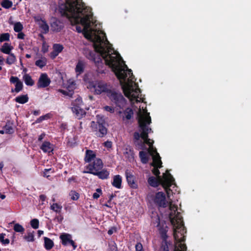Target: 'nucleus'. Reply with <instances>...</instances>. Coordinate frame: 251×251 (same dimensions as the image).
<instances>
[{"label": "nucleus", "mask_w": 251, "mask_h": 251, "mask_svg": "<svg viewBox=\"0 0 251 251\" xmlns=\"http://www.w3.org/2000/svg\"><path fill=\"white\" fill-rule=\"evenodd\" d=\"M50 83V80L46 73L41 74L40 75L37 85L39 88H45L48 86Z\"/></svg>", "instance_id": "obj_11"}, {"label": "nucleus", "mask_w": 251, "mask_h": 251, "mask_svg": "<svg viewBox=\"0 0 251 251\" xmlns=\"http://www.w3.org/2000/svg\"><path fill=\"white\" fill-rule=\"evenodd\" d=\"M59 11L75 25L76 31H104L101 23L94 19L91 8L79 0H66L59 5Z\"/></svg>", "instance_id": "obj_3"}, {"label": "nucleus", "mask_w": 251, "mask_h": 251, "mask_svg": "<svg viewBox=\"0 0 251 251\" xmlns=\"http://www.w3.org/2000/svg\"><path fill=\"white\" fill-rule=\"evenodd\" d=\"M149 152L151 153L153 157V162L151 165L153 166L152 170L153 174L157 176L155 178L153 176H151L148 179V183L152 187H157L159 184L162 185L163 183L166 184V186H173L176 187L175 180L171 175L169 173L168 171L163 174L162 177L159 176V171L158 168L161 167L162 162L160 157L158 153H157L154 150H152L151 147H150Z\"/></svg>", "instance_id": "obj_5"}, {"label": "nucleus", "mask_w": 251, "mask_h": 251, "mask_svg": "<svg viewBox=\"0 0 251 251\" xmlns=\"http://www.w3.org/2000/svg\"><path fill=\"white\" fill-rule=\"evenodd\" d=\"M83 36L93 43L95 52L88 51L86 57L95 63L102 58L105 64L114 72L119 79L125 95L132 101H140V90L130 69L125 65L120 54L112 48L106 39L105 32H82ZM87 54V52H85Z\"/></svg>", "instance_id": "obj_1"}, {"label": "nucleus", "mask_w": 251, "mask_h": 251, "mask_svg": "<svg viewBox=\"0 0 251 251\" xmlns=\"http://www.w3.org/2000/svg\"><path fill=\"white\" fill-rule=\"evenodd\" d=\"M45 134L43 133V134H41L39 136V138H38V140L39 141H41L45 137Z\"/></svg>", "instance_id": "obj_54"}, {"label": "nucleus", "mask_w": 251, "mask_h": 251, "mask_svg": "<svg viewBox=\"0 0 251 251\" xmlns=\"http://www.w3.org/2000/svg\"><path fill=\"white\" fill-rule=\"evenodd\" d=\"M49 116L48 115L42 116L38 119L37 121L38 122H40L44 120L47 119L49 118Z\"/></svg>", "instance_id": "obj_49"}, {"label": "nucleus", "mask_w": 251, "mask_h": 251, "mask_svg": "<svg viewBox=\"0 0 251 251\" xmlns=\"http://www.w3.org/2000/svg\"><path fill=\"white\" fill-rule=\"evenodd\" d=\"M47 63V59L45 57H42L35 62V65L40 68L45 67Z\"/></svg>", "instance_id": "obj_26"}, {"label": "nucleus", "mask_w": 251, "mask_h": 251, "mask_svg": "<svg viewBox=\"0 0 251 251\" xmlns=\"http://www.w3.org/2000/svg\"><path fill=\"white\" fill-rule=\"evenodd\" d=\"M9 55L6 59V63L8 65L14 64L16 61V57L13 53L8 54Z\"/></svg>", "instance_id": "obj_29"}, {"label": "nucleus", "mask_w": 251, "mask_h": 251, "mask_svg": "<svg viewBox=\"0 0 251 251\" xmlns=\"http://www.w3.org/2000/svg\"><path fill=\"white\" fill-rule=\"evenodd\" d=\"M0 134H4L5 133V130L4 128L3 130H0Z\"/></svg>", "instance_id": "obj_59"}, {"label": "nucleus", "mask_w": 251, "mask_h": 251, "mask_svg": "<svg viewBox=\"0 0 251 251\" xmlns=\"http://www.w3.org/2000/svg\"><path fill=\"white\" fill-rule=\"evenodd\" d=\"M50 26L52 31H60L62 29L63 24L57 19H54L51 21Z\"/></svg>", "instance_id": "obj_18"}, {"label": "nucleus", "mask_w": 251, "mask_h": 251, "mask_svg": "<svg viewBox=\"0 0 251 251\" xmlns=\"http://www.w3.org/2000/svg\"><path fill=\"white\" fill-rule=\"evenodd\" d=\"M85 66V64L84 62L81 60L78 61L75 68L76 75H78L83 72Z\"/></svg>", "instance_id": "obj_22"}, {"label": "nucleus", "mask_w": 251, "mask_h": 251, "mask_svg": "<svg viewBox=\"0 0 251 251\" xmlns=\"http://www.w3.org/2000/svg\"><path fill=\"white\" fill-rule=\"evenodd\" d=\"M65 87L68 90V92L63 90H60V92L64 95L71 97L73 94V90L75 88V83L74 81L72 79H69L67 83L65 84Z\"/></svg>", "instance_id": "obj_12"}, {"label": "nucleus", "mask_w": 251, "mask_h": 251, "mask_svg": "<svg viewBox=\"0 0 251 251\" xmlns=\"http://www.w3.org/2000/svg\"><path fill=\"white\" fill-rule=\"evenodd\" d=\"M3 167V164L2 163H0V169L1 170Z\"/></svg>", "instance_id": "obj_60"}, {"label": "nucleus", "mask_w": 251, "mask_h": 251, "mask_svg": "<svg viewBox=\"0 0 251 251\" xmlns=\"http://www.w3.org/2000/svg\"><path fill=\"white\" fill-rule=\"evenodd\" d=\"M23 28V25L20 22H17L14 24V31H22Z\"/></svg>", "instance_id": "obj_36"}, {"label": "nucleus", "mask_w": 251, "mask_h": 251, "mask_svg": "<svg viewBox=\"0 0 251 251\" xmlns=\"http://www.w3.org/2000/svg\"><path fill=\"white\" fill-rule=\"evenodd\" d=\"M40 200L44 202L46 199V196L44 195H40L39 197Z\"/></svg>", "instance_id": "obj_51"}, {"label": "nucleus", "mask_w": 251, "mask_h": 251, "mask_svg": "<svg viewBox=\"0 0 251 251\" xmlns=\"http://www.w3.org/2000/svg\"><path fill=\"white\" fill-rule=\"evenodd\" d=\"M25 34L23 32H19L18 34V38L19 39H23L24 37Z\"/></svg>", "instance_id": "obj_53"}, {"label": "nucleus", "mask_w": 251, "mask_h": 251, "mask_svg": "<svg viewBox=\"0 0 251 251\" xmlns=\"http://www.w3.org/2000/svg\"><path fill=\"white\" fill-rule=\"evenodd\" d=\"M102 167V161L99 158H96L93 161L92 164H90L86 167L88 170L84 171L83 173L94 174L95 172L100 170Z\"/></svg>", "instance_id": "obj_10"}, {"label": "nucleus", "mask_w": 251, "mask_h": 251, "mask_svg": "<svg viewBox=\"0 0 251 251\" xmlns=\"http://www.w3.org/2000/svg\"><path fill=\"white\" fill-rule=\"evenodd\" d=\"M50 172H51V169H45V171H44L43 172V175H44V176L45 177H48L50 176V175H49V173Z\"/></svg>", "instance_id": "obj_47"}, {"label": "nucleus", "mask_w": 251, "mask_h": 251, "mask_svg": "<svg viewBox=\"0 0 251 251\" xmlns=\"http://www.w3.org/2000/svg\"><path fill=\"white\" fill-rule=\"evenodd\" d=\"M122 178L120 175H116L113 176L112 185L118 189H120L122 186Z\"/></svg>", "instance_id": "obj_21"}, {"label": "nucleus", "mask_w": 251, "mask_h": 251, "mask_svg": "<svg viewBox=\"0 0 251 251\" xmlns=\"http://www.w3.org/2000/svg\"><path fill=\"white\" fill-rule=\"evenodd\" d=\"M50 208L54 212L59 213L62 210V206L60 204L55 202L50 205Z\"/></svg>", "instance_id": "obj_27"}, {"label": "nucleus", "mask_w": 251, "mask_h": 251, "mask_svg": "<svg viewBox=\"0 0 251 251\" xmlns=\"http://www.w3.org/2000/svg\"><path fill=\"white\" fill-rule=\"evenodd\" d=\"M13 228L14 230L17 232L23 233L25 230L24 227L18 223L14 225Z\"/></svg>", "instance_id": "obj_35"}, {"label": "nucleus", "mask_w": 251, "mask_h": 251, "mask_svg": "<svg viewBox=\"0 0 251 251\" xmlns=\"http://www.w3.org/2000/svg\"><path fill=\"white\" fill-rule=\"evenodd\" d=\"M104 146L107 149H110L112 147V142L111 141H107L104 143Z\"/></svg>", "instance_id": "obj_48"}, {"label": "nucleus", "mask_w": 251, "mask_h": 251, "mask_svg": "<svg viewBox=\"0 0 251 251\" xmlns=\"http://www.w3.org/2000/svg\"><path fill=\"white\" fill-rule=\"evenodd\" d=\"M136 251H143V246L140 243H138L135 246Z\"/></svg>", "instance_id": "obj_46"}, {"label": "nucleus", "mask_w": 251, "mask_h": 251, "mask_svg": "<svg viewBox=\"0 0 251 251\" xmlns=\"http://www.w3.org/2000/svg\"><path fill=\"white\" fill-rule=\"evenodd\" d=\"M30 225L32 227L37 229L39 227V221L37 219H34L30 221Z\"/></svg>", "instance_id": "obj_40"}, {"label": "nucleus", "mask_w": 251, "mask_h": 251, "mask_svg": "<svg viewBox=\"0 0 251 251\" xmlns=\"http://www.w3.org/2000/svg\"><path fill=\"white\" fill-rule=\"evenodd\" d=\"M13 50V47L8 43H4L0 50L4 53L9 54L11 53V51Z\"/></svg>", "instance_id": "obj_25"}, {"label": "nucleus", "mask_w": 251, "mask_h": 251, "mask_svg": "<svg viewBox=\"0 0 251 251\" xmlns=\"http://www.w3.org/2000/svg\"><path fill=\"white\" fill-rule=\"evenodd\" d=\"M93 175L97 176L100 179H104L108 177L109 172L107 170L103 169L101 171L99 170L97 172H95Z\"/></svg>", "instance_id": "obj_23"}, {"label": "nucleus", "mask_w": 251, "mask_h": 251, "mask_svg": "<svg viewBox=\"0 0 251 251\" xmlns=\"http://www.w3.org/2000/svg\"><path fill=\"white\" fill-rule=\"evenodd\" d=\"M12 2L9 0H3L1 2V6L6 9H8L12 6Z\"/></svg>", "instance_id": "obj_33"}, {"label": "nucleus", "mask_w": 251, "mask_h": 251, "mask_svg": "<svg viewBox=\"0 0 251 251\" xmlns=\"http://www.w3.org/2000/svg\"><path fill=\"white\" fill-rule=\"evenodd\" d=\"M97 158L96 156V153L94 151L91 150H87L85 157V161L87 162H90L94 161Z\"/></svg>", "instance_id": "obj_20"}, {"label": "nucleus", "mask_w": 251, "mask_h": 251, "mask_svg": "<svg viewBox=\"0 0 251 251\" xmlns=\"http://www.w3.org/2000/svg\"><path fill=\"white\" fill-rule=\"evenodd\" d=\"M130 160L133 159L134 153L133 151L129 150V156L128 157Z\"/></svg>", "instance_id": "obj_50"}, {"label": "nucleus", "mask_w": 251, "mask_h": 251, "mask_svg": "<svg viewBox=\"0 0 251 251\" xmlns=\"http://www.w3.org/2000/svg\"><path fill=\"white\" fill-rule=\"evenodd\" d=\"M24 238L27 242H33L34 241V232H29L24 236Z\"/></svg>", "instance_id": "obj_32"}, {"label": "nucleus", "mask_w": 251, "mask_h": 251, "mask_svg": "<svg viewBox=\"0 0 251 251\" xmlns=\"http://www.w3.org/2000/svg\"><path fill=\"white\" fill-rule=\"evenodd\" d=\"M123 120L125 122H127L133 117V111L131 109L127 108L123 113L121 112L120 114Z\"/></svg>", "instance_id": "obj_17"}, {"label": "nucleus", "mask_w": 251, "mask_h": 251, "mask_svg": "<svg viewBox=\"0 0 251 251\" xmlns=\"http://www.w3.org/2000/svg\"><path fill=\"white\" fill-rule=\"evenodd\" d=\"M49 46L45 42H44L42 47V51L43 53H46L48 51Z\"/></svg>", "instance_id": "obj_43"}, {"label": "nucleus", "mask_w": 251, "mask_h": 251, "mask_svg": "<svg viewBox=\"0 0 251 251\" xmlns=\"http://www.w3.org/2000/svg\"><path fill=\"white\" fill-rule=\"evenodd\" d=\"M64 49L63 45L60 44H54L52 45V50L49 54L50 58L53 59L61 53Z\"/></svg>", "instance_id": "obj_14"}, {"label": "nucleus", "mask_w": 251, "mask_h": 251, "mask_svg": "<svg viewBox=\"0 0 251 251\" xmlns=\"http://www.w3.org/2000/svg\"><path fill=\"white\" fill-rule=\"evenodd\" d=\"M156 223L157 224V227L159 233L162 239V242L158 249V251H169L168 244L170 243L167 240L168 236L166 234L168 231V227L165 222L163 220H161L159 217L156 218Z\"/></svg>", "instance_id": "obj_7"}, {"label": "nucleus", "mask_w": 251, "mask_h": 251, "mask_svg": "<svg viewBox=\"0 0 251 251\" xmlns=\"http://www.w3.org/2000/svg\"><path fill=\"white\" fill-rule=\"evenodd\" d=\"M44 233V231L43 230H38V234L39 236H41L42 235H43Z\"/></svg>", "instance_id": "obj_56"}, {"label": "nucleus", "mask_w": 251, "mask_h": 251, "mask_svg": "<svg viewBox=\"0 0 251 251\" xmlns=\"http://www.w3.org/2000/svg\"><path fill=\"white\" fill-rule=\"evenodd\" d=\"M10 35L8 33L1 34L0 35V42H2L4 41H8L9 40Z\"/></svg>", "instance_id": "obj_38"}, {"label": "nucleus", "mask_w": 251, "mask_h": 251, "mask_svg": "<svg viewBox=\"0 0 251 251\" xmlns=\"http://www.w3.org/2000/svg\"><path fill=\"white\" fill-rule=\"evenodd\" d=\"M1 10V8H0V10Z\"/></svg>", "instance_id": "obj_63"}, {"label": "nucleus", "mask_w": 251, "mask_h": 251, "mask_svg": "<svg viewBox=\"0 0 251 251\" xmlns=\"http://www.w3.org/2000/svg\"><path fill=\"white\" fill-rule=\"evenodd\" d=\"M69 196L72 200L76 201L79 198V194L75 191L72 190L69 193Z\"/></svg>", "instance_id": "obj_34"}, {"label": "nucleus", "mask_w": 251, "mask_h": 251, "mask_svg": "<svg viewBox=\"0 0 251 251\" xmlns=\"http://www.w3.org/2000/svg\"><path fill=\"white\" fill-rule=\"evenodd\" d=\"M166 194L162 192H158L153 194L151 197V202L159 208L168 207L165 214L162 215L170 221L173 227L174 237L175 240V247L185 246L183 243L185 240L184 234L186 230L184 226L182 218L180 213L177 211L178 207L175 201L171 198L172 193H173V186H166L164 182L162 183Z\"/></svg>", "instance_id": "obj_2"}, {"label": "nucleus", "mask_w": 251, "mask_h": 251, "mask_svg": "<svg viewBox=\"0 0 251 251\" xmlns=\"http://www.w3.org/2000/svg\"><path fill=\"white\" fill-rule=\"evenodd\" d=\"M41 27L44 30V31H49V25L45 22L43 21V24L41 25Z\"/></svg>", "instance_id": "obj_45"}, {"label": "nucleus", "mask_w": 251, "mask_h": 251, "mask_svg": "<svg viewBox=\"0 0 251 251\" xmlns=\"http://www.w3.org/2000/svg\"><path fill=\"white\" fill-rule=\"evenodd\" d=\"M101 194H102L101 190L100 188H98L96 190V192L94 193L93 194V198L94 199H97L100 197V195H101Z\"/></svg>", "instance_id": "obj_42"}, {"label": "nucleus", "mask_w": 251, "mask_h": 251, "mask_svg": "<svg viewBox=\"0 0 251 251\" xmlns=\"http://www.w3.org/2000/svg\"><path fill=\"white\" fill-rule=\"evenodd\" d=\"M5 234L1 233L0 234V242L3 244L7 245L9 243V240L8 239H4Z\"/></svg>", "instance_id": "obj_39"}, {"label": "nucleus", "mask_w": 251, "mask_h": 251, "mask_svg": "<svg viewBox=\"0 0 251 251\" xmlns=\"http://www.w3.org/2000/svg\"><path fill=\"white\" fill-rule=\"evenodd\" d=\"M3 62H4V59L3 58L0 56V65H1L3 64Z\"/></svg>", "instance_id": "obj_55"}, {"label": "nucleus", "mask_w": 251, "mask_h": 251, "mask_svg": "<svg viewBox=\"0 0 251 251\" xmlns=\"http://www.w3.org/2000/svg\"><path fill=\"white\" fill-rule=\"evenodd\" d=\"M10 81L11 83L15 84V88L12 90V92H15L19 93L23 89V83L16 76H11L10 78Z\"/></svg>", "instance_id": "obj_15"}, {"label": "nucleus", "mask_w": 251, "mask_h": 251, "mask_svg": "<svg viewBox=\"0 0 251 251\" xmlns=\"http://www.w3.org/2000/svg\"><path fill=\"white\" fill-rule=\"evenodd\" d=\"M187 248L186 246H176L174 250V251H186Z\"/></svg>", "instance_id": "obj_44"}, {"label": "nucleus", "mask_w": 251, "mask_h": 251, "mask_svg": "<svg viewBox=\"0 0 251 251\" xmlns=\"http://www.w3.org/2000/svg\"><path fill=\"white\" fill-rule=\"evenodd\" d=\"M126 175L127 181L130 187L133 189H137L138 188V184L132 174L130 172L126 171Z\"/></svg>", "instance_id": "obj_16"}, {"label": "nucleus", "mask_w": 251, "mask_h": 251, "mask_svg": "<svg viewBox=\"0 0 251 251\" xmlns=\"http://www.w3.org/2000/svg\"><path fill=\"white\" fill-rule=\"evenodd\" d=\"M97 119L98 125L94 122H92L91 126L95 129V134L97 136L100 137H103L107 133V129L103 126L104 121L103 117L100 115L97 116Z\"/></svg>", "instance_id": "obj_8"}, {"label": "nucleus", "mask_w": 251, "mask_h": 251, "mask_svg": "<svg viewBox=\"0 0 251 251\" xmlns=\"http://www.w3.org/2000/svg\"><path fill=\"white\" fill-rule=\"evenodd\" d=\"M139 96L141 98L140 101H136L135 100H134L132 101H130L132 104L136 103L137 105H139L135 106L138 108L137 116L141 133L135 132L134 138L135 143L139 149H146L145 144L149 146L147 152L144 151H141L139 152V157L141 162L144 164H146L149 160L150 155L152 156L149 152L150 146L152 148V150H154V151L157 153H158L156 149L153 147V141L148 138V135L151 130V128L148 127V125L151 123V118L149 113L147 112L146 109V104L145 102H143L141 93ZM152 158H153V157Z\"/></svg>", "instance_id": "obj_4"}, {"label": "nucleus", "mask_w": 251, "mask_h": 251, "mask_svg": "<svg viewBox=\"0 0 251 251\" xmlns=\"http://www.w3.org/2000/svg\"><path fill=\"white\" fill-rule=\"evenodd\" d=\"M28 98L27 95H21L16 98L15 101L21 104H24L28 101Z\"/></svg>", "instance_id": "obj_28"}, {"label": "nucleus", "mask_w": 251, "mask_h": 251, "mask_svg": "<svg viewBox=\"0 0 251 251\" xmlns=\"http://www.w3.org/2000/svg\"><path fill=\"white\" fill-rule=\"evenodd\" d=\"M112 101L115 104V105H116L115 107L114 108L112 106H104L103 107L105 111L109 112H110L111 113H113L115 111H116L119 114H121V109H123L125 107V105L126 104V102L125 103V104L123 106H119L114 102V100Z\"/></svg>", "instance_id": "obj_19"}, {"label": "nucleus", "mask_w": 251, "mask_h": 251, "mask_svg": "<svg viewBox=\"0 0 251 251\" xmlns=\"http://www.w3.org/2000/svg\"><path fill=\"white\" fill-rule=\"evenodd\" d=\"M44 245L45 248L47 250H49L53 247V243L50 239L47 237H44Z\"/></svg>", "instance_id": "obj_31"}, {"label": "nucleus", "mask_w": 251, "mask_h": 251, "mask_svg": "<svg viewBox=\"0 0 251 251\" xmlns=\"http://www.w3.org/2000/svg\"><path fill=\"white\" fill-rule=\"evenodd\" d=\"M115 231H116V229L115 228H112L108 231V233L109 235H111Z\"/></svg>", "instance_id": "obj_52"}, {"label": "nucleus", "mask_w": 251, "mask_h": 251, "mask_svg": "<svg viewBox=\"0 0 251 251\" xmlns=\"http://www.w3.org/2000/svg\"><path fill=\"white\" fill-rule=\"evenodd\" d=\"M87 87L95 95H100L103 93L106 94L111 101L114 100L119 106H123L126 103V100L123 96L112 89L110 85L104 81L97 80L89 82Z\"/></svg>", "instance_id": "obj_6"}, {"label": "nucleus", "mask_w": 251, "mask_h": 251, "mask_svg": "<svg viewBox=\"0 0 251 251\" xmlns=\"http://www.w3.org/2000/svg\"><path fill=\"white\" fill-rule=\"evenodd\" d=\"M41 150L45 152H50L53 150V146L49 142H44L41 147Z\"/></svg>", "instance_id": "obj_24"}, {"label": "nucleus", "mask_w": 251, "mask_h": 251, "mask_svg": "<svg viewBox=\"0 0 251 251\" xmlns=\"http://www.w3.org/2000/svg\"><path fill=\"white\" fill-rule=\"evenodd\" d=\"M5 133L12 134L14 132V129L10 124H6L4 126Z\"/></svg>", "instance_id": "obj_37"}, {"label": "nucleus", "mask_w": 251, "mask_h": 251, "mask_svg": "<svg viewBox=\"0 0 251 251\" xmlns=\"http://www.w3.org/2000/svg\"><path fill=\"white\" fill-rule=\"evenodd\" d=\"M62 244L64 246L71 245L73 246L74 250L76 248L74 242L72 239V236L70 234L67 233H63L60 236Z\"/></svg>", "instance_id": "obj_13"}, {"label": "nucleus", "mask_w": 251, "mask_h": 251, "mask_svg": "<svg viewBox=\"0 0 251 251\" xmlns=\"http://www.w3.org/2000/svg\"><path fill=\"white\" fill-rule=\"evenodd\" d=\"M2 69L1 67H0V71Z\"/></svg>", "instance_id": "obj_62"}, {"label": "nucleus", "mask_w": 251, "mask_h": 251, "mask_svg": "<svg viewBox=\"0 0 251 251\" xmlns=\"http://www.w3.org/2000/svg\"><path fill=\"white\" fill-rule=\"evenodd\" d=\"M82 106V101L81 98L76 99L73 103L72 110L75 117L78 119L82 118L86 114V112Z\"/></svg>", "instance_id": "obj_9"}, {"label": "nucleus", "mask_w": 251, "mask_h": 251, "mask_svg": "<svg viewBox=\"0 0 251 251\" xmlns=\"http://www.w3.org/2000/svg\"><path fill=\"white\" fill-rule=\"evenodd\" d=\"M26 57L27 58H30V57H31V56H30V55L27 54L26 55Z\"/></svg>", "instance_id": "obj_61"}, {"label": "nucleus", "mask_w": 251, "mask_h": 251, "mask_svg": "<svg viewBox=\"0 0 251 251\" xmlns=\"http://www.w3.org/2000/svg\"><path fill=\"white\" fill-rule=\"evenodd\" d=\"M39 113H40V111L39 110H35L33 112V114L35 115H38L39 114Z\"/></svg>", "instance_id": "obj_57"}, {"label": "nucleus", "mask_w": 251, "mask_h": 251, "mask_svg": "<svg viewBox=\"0 0 251 251\" xmlns=\"http://www.w3.org/2000/svg\"><path fill=\"white\" fill-rule=\"evenodd\" d=\"M108 251H118L117 246L114 242H111L109 243Z\"/></svg>", "instance_id": "obj_41"}, {"label": "nucleus", "mask_w": 251, "mask_h": 251, "mask_svg": "<svg viewBox=\"0 0 251 251\" xmlns=\"http://www.w3.org/2000/svg\"><path fill=\"white\" fill-rule=\"evenodd\" d=\"M23 79L27 85L32 86L34 84V81L31 78V77L27 74H25L24 75Z\"/></svg>", "instance_id": "obj_30"}, {"label": "nucleus", "mask_w": 251, "mask_h": 251, "mask_svg": "<svg viewBox=\"0 0 251 251\" xmlns=\"http://www.w3.org/2000/svg\"><path fill=\"white\" fill-rule=\"evenodd\" d=\"M5 198V196L3 194H0V199L3 200Z\"/></svg>", "instance_id": "obj_58"}]
</instances>
